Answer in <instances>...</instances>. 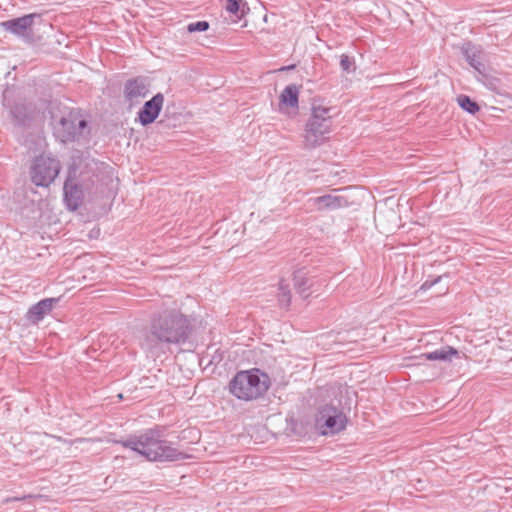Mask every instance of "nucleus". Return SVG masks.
Returning a JSON list of instances; mask_svg holds the SVG:
<instances>
[{
  "instance_id": "23",
  "label": "nucleus",
  "mask_w": 512,
  "mask_h": 512,
  "mask_svg": "<svg viewBox=\"0 0 512 512\" xmlns=\"http://www.w3.org/2000/svg\"><path fill=\"white\" fill-rule=\"evenodd\" d=\"M209 29V23L207 21H197L188 24L187 30L189 32H204Z\"/></svg>"
},
{
  "instance_id": "20",
  "label": "nucleus",
  "mask_w": 512,
  "mask_h": 512,
  "mask_svg": "<svg viewBox=\"0 0 512 512\" xmlns=\"http://www.w3.org/2000/svg\"><path fill=\"white\" fill-rule=\"evenodd\" d=\"M278 302L281 307H289L291 303V291L288 284L283 281L279 283Z\"/></svg>"
},
{
  "instance_id": "25",
  "label": "nucleus",
  "mask_w": 512,
  "mask_h": 512,
  "mask_svg": "<svg viewBox=\"0 0 512 512\" xmlns=\"http://www.w3.org/2000/svg\"><path fill=\"white\" fill-rule=\"evenodd\" d=\"M441 280V276L437 277L436 279H434L433 281H429V280H426L423 285H422V289H428V288H431L432 286H434L436 283H438L439 281Z\"/></svg>"
},
{
  "instance_id": "14",
  "label": "nucleus",
  "mask_w": 512,
  "mask_h": 512,
  "mask_svg": "<svg viewBox=\"0 0 512 512\" xmlns=\"http://www.w3.org/2000/svg\"><path fill=\"white\" fill-rule=\"evenodd\" d=\"M294 288L296 292L304 299L308 298L311 294L313 287V279L308 277L307 271L298 269L293 274Z\"/></svg>"
},
{
  "instance_id": "9",
  "label": "nucleus",
  "mask_w": 512,
  "mask_h": 512,
  "mask_svg": "<svg viewBox=\"0 0 512 512\" xmlns=\"http://www.w3.org/2000/svg\"><path fill=\"white\" fill-rule=\"evenodd\" d=\"M164 95L160 92L155 94L150 100L146 101L143 107L138 111L136 121L142 126L152 124L160 115L164 105Z\"/></svg>"
},
{
  "instance_id": "7",
  "label": "nucleus",
  "mask_w": 512,
  "mask_h": 512,
  "mask_svg": "<svg viewBox=\"0 0 512 512\" xmlns=\"http://www.w3.org/2000/svg\"><path fill=\"white\" fill-rule=\"evenodd\" d=\"M149 83L143 77L128 79L124 84L123 95L130 107L138 105L149 94Z\"/></svg>"
},
{
  "instance_id": "13",
  "label": "nucleus",
  "mask_w": 512,
  "mask_h": 512,
  "mask_svg": "<svg viewBox=\"0 0 512 512\" xmlns=\"http://www.w3.org/2000/svg\"><path fill=\"white\" fill-rule=\"evenodd\" d=\"M318 210H336L348 206L345 197L333 194H326L312 199Z\"/></svg>"
},
{
  "instance_id": "16",
  "label": "nucleus",
  "mask_w": 512,
  "mask_h": 512,
  "mask_svg": "<svg viewBox=\"0 0 512 512\" xmlns=\"http://www.w3.org/2000/svg\"><path fill=\"white\" fill-rule=\"evenodd\" d=\"M280 104L291 108H298L299 88L295 84L286 86L280 94Z\"/></svg>"
},
{
  "instance_id": "3",
  "label": "nucleus",
  "mask_w": 512,
  "mask_h": 512,
  "mask_svg": "<svg viewBox=\"0 0 512 512\" xmlns=\"http://www.w3.org/2000/svg\"><path fill=\"white\" fill-rule=\"evenodd\" d=\"M269 376L260 369L238 371L229 382L230 393L242 401L261 398L270 387Z\"/></svg>"
},
{
  "instance_id": "27",
  "label": "nucleus",
  "mask_w": 512,
  "mask_h": 512,
  "mask_svg": "<svg viewBox=\"0 0 512 512\" xmlns=\"http://www.w3.org/2000/svg\"><path fill=\"white\" fill-rule=\"evenodd\" d=\"M483 105L485 106V108H486L487 110H496V109H497V108H495V107H493V106H488L487 102H483V101H482V106H483Z\"/></svg>"
},
{
  "instance_id": "15",
  "label": "nucleus",
  "mask_w": 512,
  "mask_h": 512,
  "mask_svg": "<svg viewBox=\"0 0 512 512\" xmlns=\"http://www.w3.org/2000/svg\"><path fill=\"white\" fill-rule=\"evenodd\" d=\"M10 117L15 125L26 127L32 120L33 113L28 105L24 103H15L10 108Z\"/></svg>"
},
{
  "instance_id": "18",
  "label": "nucleus",
  "mask_w": 512,
  "mask_h": 512,
  "mask_svg": "<svg viewBox=\"0 0 512 512\" xmlns=\"http://www.w3.org/2000/svg\"><path fill=\"white\" fill-rule=\"evenodd\" d=\"M462 54L465 57L469 65L474 68L477 73H480V59L478 56V49L474 47L470 42H465L462 45Z\"/></svg>"
},
{
  "instance_id": "5",
  "label": "nucleus",
  "mask_w": 512,
  "mask_h": 512,
  "mask_svg": "<svg viewBox=\"0 0 512 512\" xmlns=\"http://www.w3.org/2000/svg\"><path fill=\"white\" fill-rule=\"evenodd\" d=\"M60 162L50 155L36 157L30 168L31 181L39 187H48L60 172Z\"/></svg>"
},
{
  "instance_id": "24",
  "label": "nucleus",
  "mask_w": 512,
  "mask_h": 512,
  "mask_svg": "<svg viewBox=\"0 0 512 512\" xmlns=\"http://www.w3.org/2000/svg\"><path fill=\"white\" fill-rule=\"evenodd\" d=\"M225 8L229 13L237 14L240 8L239 0H227Z\"/></svg>"
},
{
  "instance_id": "4",
  "label": "nucleus",
  "mask_w": 512,
  "mask_h": 512,
  "mask_svg": "<svg viewBox=\"0 0 512 512\" xmlns=\"http://www.w3.org/2000/svg\"><path fill=\"white\" fill-rule=\"evenodd\" d=\"M331 108L322 105H313L311 116L306 124L304 142L308 148L320 146L331 131Z\"/></svg>"
},
{
  "instance_id": "2",
  "label": "nucleus",
  "mask_w": 512,
  "mask_h": 512,
  "mask_svg": "<svg viewBox=\"0 0 512 512\" xmlns=\"http://www.w3.org/2000/svg\"><path fill=\"white\" fill-rule=\"evenodd\" d=\"M115 443L138 453L151 462H174L188 458L186 453L165 438V429L161 426L146 429Z\"/></svg>"
},
{
  "instance_id": "19",
  "label": "nucleus",
  "mask_w": 512,
  "mask_h": 512,
  "mask_svg": "<svg viewBox=\"0 0 512 512\" xmlns=\"http://www.w3.org/2000/svg\"><path fill=\"white\" fill-rule=\"evenodd\" d=\"M457 102L463 110L471 114H475L480 109L478 103L471 100L467 95H459L457 97Z\"/></svg>"
},
{
  "instance_id": "17",
  "label": "nucleus",
  "mask_w": 512,
  "mask_h": 512,
  "mask_svg": "<svg viewBox=\"0 0 512 512\" xmlns=\"http://www.w3.org/2000/svg\"><path fill=\"white\" fill-rule=\"evenodd\" d=\"M458 354V351L451 346H442L431 352L423 354L426 360L430 361H450L451 358Z\"/></svg>"
},
{
  "instance_id": "21",
  "label": "nucleus",
  "mask_w": 512,
  "mask_h": 512,
  "mask_svg": "<svg viewBox=\"0 0 512 512\" xmlns=\"http://www.w3.org/2000/svg\"><path fill=\"white\" fill-rule=\"evenodd\" d=\"M340 67L344 72L350 73L355 70V61L352 57H349L346 54L341 55L340 57Z\"/></svg>"
},
{
  "instance_id": "28",
  "label": "nucleus",
  "mask_w": 512,
  "mask_h": 512,
  "mask_svg": "<svg viewBox=\"0 0 512 512\" xmlns=\"http://www.w3.org/2000/svg\"><path fill=\"white\" fill-rule=\"evenodd\" d=\"M481 96H482V97L484 96V97L486 98L488 95H486V94H484V93H481Z\"/></svg>"
},
{
  "instance_id": "11",
  "label": "nucleus",
  "mask_w": 512,
  "mask_h": 512,
  "mask_svg": "<svg viewBox=\"0 0 512 512\" xmlns=\"http://www.w3.org/2000/svg\"><path fill=\"white\" fill-rule=\"evenodd\" d=\"M64 201L71 211L79 208L83 200V190L73 179L68 177L63 187Z\"/></svg>"
},
{
  "instance_id": "12",
  "label": "nucleus",
  "mask_w": 512,
  "mask_h": 512,
  "mask_svg": "<svg viewBox=\"0 0 512 512\" xmlns=\"http://www.w3.org/2000/svg\"><path fill=\"white\" fill-rule=\"evenodd\" d=\"M58 300L56 298H45L32 305L27 312V319L32 323H38L50 313Z\"/></svg>"
},
{
  "instance_id": "22",
  "label": "nucleus",
  "mask_w": 512,
  "mask_h": 512,
  "mask_svg": "<svg viewBox=\"0 0 512 512\" xmlns=\"http://www.w3.org/2000/svg\"><path fill=\"white\" fill-rule=\"evenodd\" d=\"M482 85H484L489 91L499 93V80L496 78L488 77L482 73Z\"/></svg>"
},
{
  "instance_id": "6",
  "label": "nucleus",
  "mask_w": 512,
  "mask_h": 512,
  "mask_svg": "<svg viewBox=\"0 0 512 512\" xmlns=\"http://www.w3.org/2000/svg\"><path fill=\"white\" fill-rule=\"evenodd\" d=\"M86 126V120L79 119L77 115L71 112L60 119L55 127V134L61 142H70L75 140Z\"/></svg>"
},
{
  "instance_id": "8",
  "label": "nucleus",
  "mask_w": 512,
  "mask_h": 512,
  "mask_svg": "<svg viewBox=\"0 0 512 512\" xmlns=\"http://www.w3.org/2000/svg\"><path fill=\"white\" fill-rule=\"evenodd\" d=\"M39 17L40 15L37 13L26 14L22 17L0 22V27L19 38H26L32 33L34 19Z\"/></svg>"
},
{
  "instance_id": "10",
  "label": "nucleus",
  "mask_w": 512,
  "mask_h": 512,
  "mask_svg": "<svg viewBox=\"0 0 512 512\" xmlns=\"http://www.w3.org/2000/svg\"><path fill=\"white\" fill-rule=\"evenodd\" d=\"M319 414L320 418L324 419V426L332 434L342 431L346 426V416L332 405L323 406Z\"/></svg>"
},
{
  "instance_id": "1",
  "label": "nucleus",
  "mask_w": 512,
  "mask_h": 512,
  "mask_svg": "<svg viewBox=\"0 0 512 512\" xmlns=\"http://www.w3.org/2000/svg\"><path fill=\"white\" fill-rule=\"evenodd\" d=\"M192 329L193 322L188 315L177 308H164L152 314L141 346L152 356H159L164 353V347L184 344Z\"/></svg>"
},
{
  "instance_id": "26",
  "label": "nucleus",
  "mask_w": 512,
  "mask_h": 512,
  "mask_svg": "<svg viewBox=\"0 0 512 512\" xmlns=\"http://www.w3.org/2000/svg\"><path fill=\"white\" fill-rule=\"evenodd\" d=\"M30 497H31L30 495L29 496H23V497H15V498H11L10 500L11 501H22V500H24L26 498H30Z\"/></svg>"
}]
</instances>
